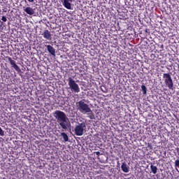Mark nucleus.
Segmentation results:
<instances>
[{
    "label": "nucleus",
    "mask_w": 179,
    "mask_h": 179,
    "mask_svg": "<svg viewBox=\"0 0 179 179\" xmlns=\"http://www.w3.org/2000/svg\"><path fill=\"white\" fill-rule=\"evenodd\" d=\"M69 88L70 91L73 93H79L80 92V88L79 87V85L76 83V81H74L73 78H69L67 79Z\"/></svg>",
    "instance_id": "nucleus-3"
},
{
    "label": "nucleus",
    "mask_w": 179,
    "mask_h": 179,
    "mask_svg": "<svg viewBox=\"0 0 179 179\" xmlns=\"http://www.w3.org/2000/svg\"><path fill=\"white\" fill-rule=\"evenodd\" d=\"M174 164H175V167H179V160L178 159L175 160Z\"/></svg>",
    "instance_id": "nucleus-15"
},
{
    "label": "nucleus",
    "mask_w": 179,
    "mask_h": 179,
    "mask_svg": "<svg viewBox=\"0 0 179 179\" xmlns=\"http://www.w3.org/2000/svg\"><path fill=\"white\" fill-rule=\"evenodd\" d=\"M94 155H96V156H99L100 155V152L99 151L94 152Z\"/></svg>",
    "instance_id": "nucleus-18"
},
{
    "label": "nucleus",
    "mask_w": 179,
    "mask_h": 179,
    "mask_svg": "<svg viewBox=\"0 0 179 179\" xmlns=\"http://www.w3.org/2000/svg\"><path fill=\"white\" fill-rule=\"evenodd\" d=\"M53 117L57 120V122H60L59 124L63 130H67L68 122H67V116L64 112L62 110H55L53 113Z\"/></svg>",
    "instance_id": "nucleus-2"
},
{
    "label": "nucleus",
    "mask_w": 179,
    "mask_h": 179,
    "mask_svg": "<svg viewBox=\"0 0 179 179\" xmlns=\"http://www.w3.org/2000/svg\"><path fill=\"white\" fill-rule=\"evenodd\" d=\"M86 129V123H79L74 127V134L77 136H82L85 134V129Z\"/></svg>",
    "instance_id": "nucleus-5"
},
{
    "label": "nucleus",
    "mask_w": 179,
    "mask_h": 179,
    "mask_svg": "<svg viewBox=\"0 0 179 179\" xmlns=\"http://www.w3.org/2000/svg\"><path fill=\"white\" fill-rule=\"evenodd\" d=\"M141 89L142 91V94H146V87L143 85L141 86Z\"/></svg>",
    "instance_id": "nucleus-14"
},
{
    "label": "nucleus",
    "mask_w": 179,
    "mask_h": 179,
    "mask_svg": "<svg viewBox=\"0 0 179 179\" xmlns=\"http://www.w3.org/2000/svg\"><path fill=\"white\" fill-rule=\"evenodd\" d=\"M6 78L8 79V76H6Z\"/></svg>",
    "instance_id": "nucleus-22"
},
{
    "label": "nucleus",
    "mask_w": 179,
    "mask_h": 179,
    "mask_svg": "<svg viewBox=\"0 0 179 179\" xmlns=\"http://www.w3.org/2000/svg\"><path fill=\"white\" fill-rule=\"evenodd\" d=\"M150 169H151V173H152L154 174H157V173L158 171V168H157L156 166H153L151 164V166H150Z\"/></svg>",
    "instance_id": "nucleus-13"
},
{
    "label": "nucleus",
    "mask_w": 179,
    "mask_h": 179,
    "mask_svg": "<svg viewBox=\"0 0 179 179\" xmlns=\"http://www.w3.org/2000/svg\"><path fill=\"white\" fill-rule=\"evenodd\" d=\"M162 79L165 84V87H168V89L171 90H173V82L172 81V78H171V74L164 73L162 75Z\"/></svg>",
    "instance_id": "nucleus-4"
},
{
    "label": "nucleus",
    "mask_w": 179,
    "mask_h": 179,
    "mask_svg": "<svg viewBox=\"0 0 179 179\" xmlns=\"http://www.w3.org/2000/svg\"><path fill=\"white\" fill-rule=\"evenodd\" d=\"M3 20V22H7V17H6V16H3L1 17V20Z\"/></svg>",
    "instance_id": "nucleus-17"
},
{
    "label": "nucleus",
    "mask_w": 179,
    "mask_h": 179,
    "mask_svg": "<svg viewBox=\"0 0 179 179\" xmlns=\"http://www.w3.org/2000/svg\"><path fill=\"white\" fill-rule=\"evenodd\" d=\"M151 58H152V59L153 58H155V55L151 54Z\"/></svg>",
    "instance_id": "nucleus-19"
},
{
    "label": "nucleus",
    "mask_w": 179,
    "mask_h": 179,
    "mask_svg": "<svg viewBox=\"0 0 179 179\" xmlns=\"http://www.w3.org/2000/svg\"><path fill=\"white\" fill-rule=\"evenodd\" d=\"M76 107L78 108V110L82 113V114L87 115V118L90 120H94V114L89 107V105L85 103V101H79L78 102H76Z\"/></svg>",
    "instance_id": "nucleus-1"
},
{
    "label": "nucleus",
    "mask_w": 179,
    "mask_h": 179,
    "mask_svg": "<svg viewBox=\"0 0 179 179\" xmlns=\"http://www.w3.org/2000/svg\"><path fill=\"white\" fill-rule=\"evenodd\" d=\"M24 12H25V13H27V15H34V10L31 7H27L24 8Z\"/></svg>",
    "instance_id": "nucleus-10"
},
{
    "label": "nucleus",
    "mask_w": 179,
    "mask_h": 179,
    "mask_svg": "<svg viewBox=\"0 0 179 179\" xmlns=\"http://www.w3.org/2000/svg\"><path fill=\"white\" fill-rule=\"evenodd\" d=\"M3 22H1V20H0V24H2Z\"/></svg>",
    "instance_id": "nucleus-21"
},
{
    "label": "nucleus",
    "mask_w": 179,
    "mask_h": 179,
    "mask_svg": "<svg viewBox=\"0 0 179 179\" xmlns=\"http://www.w3.org/2000/svg\"><path fill=\"white\" fill-rule=\"evenodd\" d=\"M120 169H122V171L124 173H129V166H128V164H127V162L122 163V165L120 166Z\"/></svg>",
    "instance_id": "nucleus-8"
},
{
    "label": "nucleus",
    "mask_w": 179,
    "mask_h": 179,
    "mask_svg": "<svg viewBox=\"0 0 179 179\" xmlns=\"http://www.w3.org/2000/svg\"><path fill=\"white\" fill-rule=\"evenodd\" d=\"M45 48H47V51L48 52L50 55L55 57L56 56V49L53 48V46H51L50 45H45Z\"/></svg>",
    "instance_id": "nucleus-7"
},
{
    "label": "nucleus",
    "mask_w": 179,
    "mask_h": 179,
    "mask_svg": "<svg viewBox=\"0 0 179 179\" xmlns=\"http://www.w3.org/2000/svg\"><path fill=\"white\" fill-rule=\"evenodd\" d=\"M43 38L48 41H51V33L48 30H44L43 32Z\"/></svg>",
    "instance_id": "nucleus-9"
},
{
    "label": "nucleus",
    "mask_w": 179,
    "mask_h": 179,
    "mask_svg": "<svg viewBox=\"0 0 179 179\" xmlns=\"http://www.w3.org/2000/svg\"><path fill=\"white\" fill-rule=\"evenodd\" d=\"M60 136L63 138V141L68 142L69 141V136L64 132L60 134Z\"/></svg>",
    "instance_id": "nucleus-12"
},
{
    "label": "nucleus",
    "mask_w": 179,
    "mask_h": 179,
    "mask_svg": "<svg viewBox=\"0 0 179 179\" xmlns=\"http://www.w3.org/2000/svg\"><path fill=\"white\" fill-rule=\"evenodd\" d=\"M28 1H34V0H28Z\"/></svg>",
    "instance_id": "nucleus-23"
},
{
    "label": "nucleus",
    "mask_w": 179,
    "mask_h": 179,
    "mask_svg": "<svg viewBox=\"0 0 179 179\" xmlns=\"http://www.w3.org/2000/svg\"><path fill=\"white\" fill-rule=\"evenodd\" d=\"M129 1H124V3H128Z\"/></svg>",
    "instance_id": "nucleus-20"
},
{
    "label": "nucleus",
    "mask_w": 179,
    "mask_h": 179,
    "mask_svg": "<svg viewBox=\"0 0 179 179\" xmlns=\"http://www.w3.org/2000/svg\"><path fill=\"white\" fill-rule=\"evenodd\" d=\"M0 136H4V131L0 127Z\"/></svg>",
    "instance_id": "nucleus-16"
},
{
    "label": "nucleus",
    "mask_w": 179,
    "mask_h": 179,
    "mask_svg": "<svg viewBox=\"0 0 179 179\" xmlns=\"http://www.w3.org/2000/svg\"><path fill=\"white\" fill-rule=\"evenodd\" d=\"M6 59H7V62L10 63V66H11V68H13V69H14L18 73H21V69L17 65V64L15 63V61H14L10 57H6Z\"/></svg>",
    "instance_id": "nucleus-6"
},
{
    "label": "nucleus",
    "mask_w": 179,
    "mask_h": 179,
    "mask_svg": "<svg viewBox=\"0 0 179 179\" xmlns=\"http://www.w3.org/2000/svg\"><path fill=\"white\" fill-rule=\"evenodd\" d=\"M63 6L66 8V9L71 10V4L69 1H62Z\"/></svg>",
    "instance_id": "nucleus-11"
}]
</instances>
